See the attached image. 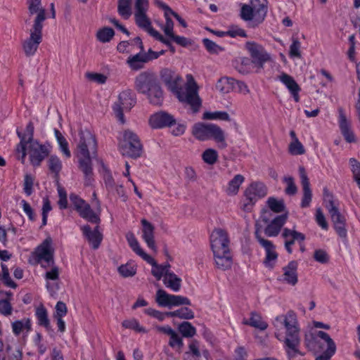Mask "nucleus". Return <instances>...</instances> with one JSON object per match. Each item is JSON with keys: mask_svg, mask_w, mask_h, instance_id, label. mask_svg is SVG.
Here are the masks:
<instances>
[{"mask_svg": "<svg viewBox=\"0 0 360 360\" xmlns=\"http://www.w3.org/2000/svg\"><path fill=\"white\" fill-rule=\"evenodd\" d=\"M160 76L168 89L175 94L181 102L190 105L193 112L199 110L202 102L198 94V85L191 75L186 76L187 81L184 91L179 88L181 81V77L172 70L163 69L160 72Z\"/></svg>", "mask_w": 360, "mask_h": 360, "instance_id": "obj_1", "label": "nucleus"}, {"mask_svg": "<svg viewBox=\"0 0 360 360\" xmlns=\"http://www.w3.org/2000/svg\"><path fill=\"white\" fill-rule=\"evenodd\" d=\"M275 336L283 341L288 355H294L300 344V328L296 314L289 311L277 316L274 322Z\"/></svg>", "mask_w": 360, "mask_h": 360, "instance_id": "obj_2", "label": "nucleus"}, {"mask_svg": "<svg viewBox=\"0 0 360 360\" xmlns=\"http://www.w3.org/2000/svg\"><path fill=\"white\" fill-rule=\"evenodd\" d=\"M98 143L95 135L89 129H81L77 141L75 155L79 167L86 176L92 172V160L97 156Z\"/></svg>", "mask_w": 360, "mask_h": 360, "instance_id": "obj_3", "label": "nucleus"}, {"mask_svg": "<svg viewBox=\"0 0 360 360\" xmlns=\"http://www.w3.org/2000/svg\"><path fill=\"white\" fill-rule=\"evenodd\" d=\"M136 90L148 99L150 103L159 105L163 101V92L155 75L150 72H141L135 78Z\"/></svg>", "mask_w": 360, "mask_h": 360, "instance_id": "obj_4", "label": "nucleus"}, {"mask_svg": "<svg viewBox=\"0 0 360 360\" xmlns=\"http://www.w3.org/2000/svg\"><path fill=\"white\" fill-rule=\"evenodd\" d=\"M191 133L200 141L213 140L219 148L224 149L228 146L225 131L215 124L197 122L192 127Z\"/></svg>", "mask_w": 360, "mask_h": 360, "instance_id": "obj_5", "label": "nucleus"}, {"mask_svg": "<svg viewBox=\"0 0 360 360\" xmlns=\"http://www.w3.org/2000/svg\"><path fill=\"white\" fill-rule=\"evenodd\" d=\"M52 146L50 143H42L37 140H34L27 142L23 151H20L18 146H16L15 151L18 159L20 160L22 164L25 162L26 155H28L31 165L34 167H38L49 155Z\"/></svg>", "mask_w": 360, "mask_h": 360, "instance_id": "obj_6", "label": "nucleus"}, {"mask_svg": "<svg viewBox=\"0 0 360 360\" xmlns=\"http://www.w3.org/2000/svg\"><path fill=\"white\" fill-rule=\"evenodd\" d=\"M148 8V0L135 1L134 15L136 24L156 40L164 44L169 45V40L166 39L160 32L153 27L150 19L147 15Z\"/></svg>", "mask_w": 360, "mask_h": 360, "instance_id": "obj_7", "label": "nucleus"}, {"mask_svg": "<svg viewBox=\"0 0 360 360\" xmlns=\"http://www.w3.org/2000/svg\"><path fill=\"white\" fill-rule=\"evenodd\" d=\"M321 340L326 343L327 349L323 354L317 356L315 360H330L336 352V345L328 334L323 331H317L305 335L307 347L314 352H320L323 349Z\"/></svg>", "mask_w": 360, "mask_h": 360, "instance_id": "obj_8", "label": "nucleus"}, {"mask_svg": "<svg viewBox=\"0 0 360 360\" xmlns=\"http://www.w3.org/2000/svg\"><path fill=\"white\" fill-rule=\"evenodd\" d=\"M267 13L266 0H251L250 4H243L240 9L241 18L255 27L262 23Z\"/></svg>", "mask_w": 360, "mask_h": 360, "instance_id": "obj_9", "label": "nucleus"}, {"mask_svg": "<svg viewBox=\"0 0 360 360\" xmlns=\"http://www.w3.org/2000/svg\"><path fill=\"white\" fill-rule=\"evenodd\" d=\"M126 238L132 250L136 255L141 257L144 261L152 266L151 274L156 278V279L158 281L162 278L163 279L165 275L170 270L169 265L158 264L155 259L151 256L145 252L144 250L141 248L139 241L132 233H128L126 236Z\"/></svg>", "mask_w": 360, "mask_h": 360, "instance_id": "obj_10", "label": "nucleus"}, {"mask_svg": "<svg viewBox=\"0 0 360 360\" xmlns=\"http://www.w3.org/2000/svg\"><path fill=\"white\" fill-rule=\"evenodd\" d=\"M93 195L94 200L92 203L95 207L94 211L91 208L90 205L87 202L75 194L70 195V199L74 205L75 209L81 217L91 223L98 224L100 221L99 216L101 211V202L97 199L95 193H94Z\"/></svg>", "mask_w": 360, "mask_h": 360, "instance_id": "obj_11", "label": "nucleus"}, {"mask_svg": "<svg viewBox=\"0 0 360 360\" xmlns=\"http://www.w3.org/2000/svg\"><path fill=\"white\" fill-rule=\"evenodd\" d=\"M53 240L51 237H47L32 252L30 262L40 264L43 268H46L53 264Z\"/></svg>", "mask_w": 360, "mask_h": 360, "instance_id": "obj_12", "label": "nucleus"}, {"mask_svg": "<svg viewBox=\"0 0 360 360\" xmlns=\"http://www.w3.org/2000/svg\"><path fill=\"white\" fill-rule=\"evenodd\" d=\"M268 193L266 185L260 181H255L250 184L244 191L245 202L243 210H250L252 207L261 198H264Z\"/></svg>", "mask_w": 360, "mask_h": 360, "instance_id": "obj_13", "label": "nucleus"}, {"mask_svg": "<svg viewBox=\"0 0 360 360\" xmlns=\"http://www.w3.org/2000/svg\"><path fill=\"white\" fill-rule=\"evenodd\" d=\"M120 151L122 155L131 158H138L141 155L142 145L136 134L129 130L124 131Z\"/></svg>", "mask_w": 360, "mask_h": 360, "instance_id": "obj_14", "label": "nucleus"}, {"mask_svg": "<svg viewBox=\"0 0 360 360\" xmlns=\"http://www.w3.org/2000/svg\"><path fill=\"white\" fill-rule=\"evenodd\" d=\"M135 103V96L131 90H124L119 94L117 101L113 105L112 109L122 124L124 123L123 111L129 110Z\"/></svg>", "mask_w": 360, "mask_h": 360, "instance_id": "obj_15", "label": "nucleus"}, {"mask_svg": "<svg viewBox=\"0 0 360 360\" xmlns=\"http://www.w3.org/2000/svg\"><path fill=\"white\" fill-rule=\"evenodd\" d=\"M245 48L252 58V64L257 68V72L262 70L264 63L271 60L270 54L265 49L256 42L248 41Z\"/></svg>", "mask_w": 360, "mask_h": 360, "instance_id": "obj_16", "label": "nucleus"}, {"mask_svg": "<svg viewBox=\"0 0 360 360\" xmlns=\"http://www.w3.org/2000/svg\"><path fill=\"white\" fill-rule=\"evenodd\" d=\"M260 219L262 221L268 223L264 229L265 233L270 237L276 236L279 233L282 226L287 221L288 212L272 217V214L270 211L264 210L262 212Z\"/></svg>", "mask_w": 360, "mask_h": 360, "instance_id": "obj_17", "label": "nucleus"}, {"mask_svg": "<svg viewBox=\"0 0 360 360\" xmlns=\"http://www.w3.org/2000/svg\"><path fill=\"white\" fill-rule=\"evenodd\" d=\"M210 244L213 254H222L230 251L228 235L223 229L213 230L210 235Z\"/></svg>", "mask_w": 360, "mask_h": 360, "instance_id": "obj_18", "label": "nucleus"}, {"mask_svg": "<svg viewBox=\"0 0 360 360\" xmlns=\"http://www.w3.org/2000/svg\"><path fill=\"white\" fill-rule=\"evenodd\" d=\"M42 29L40 27H34L30 30V36L22 42V49L27 56L34 55L39 45L42 41Z\"/></svg>", "mask_w": 360, "mask_h": 360, "instance_id": "obj_19", "label": "nucleus"}, {"mask_svg": "<svg viewBox=\"0 0 360 360\" xmlns=\"http://www.w3.org/2000/svg\"><path fill=\"white\" fill-rule=\"evenodd\" d=\"M155 300L159 306L171 308L179 305H190V300L181 295H171L164 290H158Z\"/></svg>", "mask_w": 360, "mask_h": 360, "instance_id": "obj_20", "label": "nucleus"}, {"mask_svg": "<svg viewBox=\"0 0 360 360\" xmlns=\"http://www.w3.org/2000/svg\"><path fill=\"white\" fill-rule=\"evenodd\" d=\"M255 235L260 245L265 250L264 264L269 269H273L275 266L278 259V253L276 250L275 245L271 243V241L261 237L259 234L258 230L256 231Z\"/></svg>", "mask_w": 360, "mask_h": 360, "instance_id": "obj_21", "label": "nucleus"}, {"mask_svg": "<svg viewBox=\"0 0 360 360\" xmlns=\"http://www.w3.org/2000/svg\"><path fill=\"white\" fill-rule=\"evenodd\" d=\"M326 208L330 214L332 221L338 234L342 237L347 236V230L345 228V219L339 212L332 199H329L326 205Z\"/></svg>", "mask_w": 360, "mask_h": 360, "instance_id": "obj_22", "label": "nucleus"}, {"mask_svg": "<svg viewBox=\"0 0 360 360\" xmlns=\"http://www.w3.org/2000/svg\"><path fill=\"white\" fill-rule=\"evenodd\" d=\"M28 11L30 20L31 17L34 16L33 25L34 27H43V22L46 19L45 9L42 7L41 0H29Z\"/></svg>", "mask_w": 360, "mask_h": 360, "instance_id": "obj_23", "label": "nucleus"}, {"mask_svg": "<svg viewBox=\"0 0 360 360\" xmlns=\"http://www.w3.org/2000/svg\"><path fill=\"white\" fill-rule=\"evenodd\" d=\"M174 117L165 111H159L150 115L149 124L153 129H160L172 127L174 123Z\"/></svg>", "mask_w": 360, "mask_h": 360, "instance_id": "obj_24", "label": "nucleus"}, {"mask_svg": "<svg viewBox=\"0 0 360 360\" xmlns=\"http://www.w3.org/2000/svg\"><path fill=\"white\" fill-rule=\"evenodd\" d=\"M51 268L47 269L44 274L46 288L51 295H54L58 290L59 269L58 266L51 264Z\"/></svg>", "mask_w": 360, "mask_h": 360, "instance_id": "obj_25", "label": "nucleus"}, {"mask_svg": "<svg viewBox=\"0 0 360 360\" xmlns=\"http://www.w3.org/2000/svg\"><path fill=\"white\" fill-rule=\"evenodd\" d=\"M297 271V262L291 261L288 265L283 268V274L278 277V280L283 283H287L292 286L295 285L298 282Z\"/></svg>", "mask_w": 360, "mask_h": 360, "instance_id": "obj_26", "label": "nucleus"}, {"mask_svg": "<svg viewBox=\"0 0 360 360\" xmlns=\"http://www.w3.org/2000/svg\"><path fill=\"white\" fill-rule=\"evenodd\" d=\"M135 41L140 44L141 51L136 54L129 56L127 60V64L131 70L137 71L143 68L144 65L147 63L141 39L137 37Z\"/></svg>", "mask_w": 360, "mask_h": 360, "instance_id": "obj_27", "label": "nucleus"}, {"mask_svg": "<svg viewBox=\"0 0 360 360\" xmlns=\"http://www.w3.org/2000/svg\"><path fill=\"white\" fill-rule=\"evenodd\" d=\"M299 174L301 180V184L303 188V197L301 202L302 207H307L309 206L311 201V191L310 189L309 181L303 167H299Z\"/></svg>", "mask_w": 360, "mask_h": 360, "instance_id": "obj_28", "label": "nucleus"}, {"mask_svg": "<svg viewBox=\"0 0 360 360\" xmlns=\"http://www.w3.org/2000/svg\"><path fill=\"white\" fill-rule=\"evenodd\" d=\"M142 225V238L147 246L154 252H157V246L155 242L154 231L155 228L152 224L146 219L141 220Z\"/></svg>", "mask_w": 360, "mask_h": 360, "instance_id": "obj_29", "label": "nucleus"}, {"mask_svg": "<svg viewBox=\"0 0 360 360\" xmlns=\"http://www.w3.org/2000/svg\"><path fill=\"white\" fill-rule=\"evenodd\" d=\"M282 236L285 239V247L288 252H292V245L295 242L301 243L305 239L303 233L289 229H284L282 233Z\"/></svg>", "mask_w": 360, "mask_h": 360, "instance_id": "obj_30", "label": "nucleus"}, {"mask_svg": "<svg viewBox=\"0 0 360 360\" xmlns=\"http://www.w3.org/2000/svg\"><path fill=\"white\" fill-rule=\"evenodd\" d=\"M12 332L15 336L22 335L26 338L32 330V323L29 319L24 318L11 323Z\"/></svg>", "mask_w": 360, "mask_h": 360, "instance_id": "obj_31", "label": "nucleus"}, {"mask_svg": "<svg viewBox=\"0 0 360 360\" xmlns=\"http://www.w3.org/2000/svg\"><path fill=\"white\" fill-rule=\"evenodd\" d=\"M4 342L0 340V360H22V351L19 347L6 346V352H4Z\"/></svg>", "mask_w": 360, "mask_h": 360, "instance_id": "obj_32", "label": "nucleus"}, {"mask_svg": "<svg viewBox=\"0 0 360 360\" xmlns=\"http://www.w3.org/2000/svg\"><path fill=\"white\" fill-rule=\"evenodd\" d=\"M278 79L288 89L295 101L299 102V92L300 91V88L293 77L286 73L283 72L278 76Z\"/></svg>", "mask_w": 360, "mask_h": 360, "instance_id": "obj_33", "label": "nucleus"}, {"mask_svg": "<svg viewBox=\"0 0 360 360\" xmlns=\"http://www.w3.org/2000/svg\"><path fill=\"white\" fill-rule=\"evenodd\" d=\"M81 230L92 248L98 249L103 239V235L98 231V228L96 227L94 230L91 231L90 227L86 225L82 226Z\"/></svg>", "mask_w": 360, "mask_h": 360, "instance_id": "obj_34", "label": "nucleus"}, {"mask_svg": "<svg viewBox=\"0 0 360 360\" xmlns=\"http://www.w3.org/2000/svg\"><path fill=\"white\" fill-rule=\"evenodd\" d=\"M13 293L10 291L0 292V314L8 316L13 313V307L11 302L13 300Z\"/></svg>", "mask_w": 360, "mask_h": 360, "instance_id": "obj_35", "label": "nucleus"}, {"mask_svg": "<svg viewBox=\"0 0 360 360\" xmlns=\"http://www.w3.org/2000/svg\"><path fill=\"white\" fill-rule=\"evenodd\" d=\"M17 134L20 139V142L16 146H18V150L20 151H23L24 148L26 146V144L27 143V142L35 140L33 139V135H34V124H33V123L30 122L27 124L25 131L24 133H22L20 131L17 130Z\"/></svg>", "mask_w": 360, "mask_h": 360, "instance_id": "obj_36", "label": "nucleus"}, {"mask_svg": "<svg viewBox=\"0 0 360 360\" xmlns=\"http://www.w3.org/2000/svg\"><path fill=\"white\" fill-rule=\"evenodd\" d=\"M35 315L38 321V324L44 327L51 336H53V330L48 318L47 310L43 305L37 307Z\"/></svg>", "mask_w": 360, "mask_h": 360, "instance_id": "obj_37", "label": "nucleus"}, {"mask_svg": "<svg viewBox=\"0 0 360 360\" xmlns=\"http://www.w3.org/2000/svg\"><path fill=\"white\" fill-rule=\"evenodd\" d=\"M338 122L341 133L345 140L349 143L354 142L355 136L353 132L350 130L349 123L342 111H340L339 114Z\"/></svg>", "mask_w": 360, "mask_h": 360, "instance_id": "obj_38", "label": "nucleus"}, {"mask_svg": "<svg viewBox=\"0 0 360 360\" xmlns=\"http://www.w3.org/2000/svg\"><path fill=\"white\" fill-rule=\"evenodd\" d=\"M163 283L173 292H179L181 287V278L170 270L162 279Z\"/></svg>", "mask_w": 360, "mask_h": 360, "instance_id": "obj_39", "label": "nucleus"}, {"mask_svg": "<svg viewBox=\"0 0 360 360\" xmlns=\"http://www.w3.org/2000/svg\"><path fill=\"white\" fill-rule=\"evenodd\" d=\"M235 83L236 80L233 78L222 77L216 83L215 88L219 93L226 94L234 90Z\"/></svg>", "mask_w": 360, "mask_h": 360, "instance_id": "obj_40", "label": "nucleus"}, {"mask_svg": "<svg viewBox=\"0 0 360 360\" xmlns=\"http://www.w3.org/2000/svg\"><path fill=\"white\" fill-rule=\"evenodd\" d=\"M243 323L249 325L260 330H264L268 327L267 323L263 321L261 315L256 312H252L249 319H244Z\"/></svg>", "mask_w": 360, "mask_h": 360, "instance_id": "obj_41", "label": "nucleus"}, {"mask_svg": "<svg viewBox=\"0 0 360 360\" xmlns=\"http://www.w3.org/2000/svg\"><path fill=\"white\" fill-rule=\"evenodd\" d=\"M245 181V177L241 174L235 175L227 184L225 191L229 195H236L240 186Z\"/></svg>", "mask_w": 360, "mask_h": 360, "instance_id": "obj_42", "label": "nucleus"}, {"mask_svg": "<svg viewBox=\"0 0 360 360\" xmlns=\"http://www.w3.org/2000/svg\"><path fill=\"white\" fill-rule=\"evenodd\" d=\"M216 266L222 270L229 269L232 264V257L230 251L222 254H214Z\"/></svg>", "mask_w": 360, "mask_h": 360, "instance_id": "obj_43", "label": "nucleus"}, {"mask_svg": "<svg viewBox=\"0 0 360 360\" xmlns=\"http://www.w3.org/2000/svg\"><path fill=\"white\" fill-rule=\"evenodd\" d=\"M54 134L58 145L59 150L65 158L71 157V152L69 148V143L65 136L56 129H54Z\"/></svg>", "mask_w": 360, "mask_h": 360, "instance_id": "obj_44", "label": "nucleus"}, {"mask_svg": "<svg viewBox=\"0 0 360 360\" xmlns=\"http://www.w3.org/2000/svg\"><path fill=\"white\" fill-rule=\"evenodd\" d=\"M266 205L270 212L274 213L286 212L284 200L281 198L269 197L266 200Z\"/></svg>", "mask_w": 360, "mask_h": 360, "instance_id": "obj_45", "label": "nucleus"}, {"mask_svg": "<svg viewBox=\"0 0 360 360\" xmlns=\"http://www.w3.org/2000/svg\"><path fill=\"white\" fill-rule=\"evenodd\" d=\"M174 11H172V14H170L169 13H164L165 22L164 24L160 25V28L165 35V37H164L165 38L168 39L169 37L174 34V23L172 19V18L174 17Z\"/></svg>", "mask_w": 360, "mask_h": 360, "instance_id": "obj_46", "label": "nucleus"}, {"mask_svg": "<svg viewBox=\"0 0 360 360\" xmlns=\"http://www.w3.org/2000/svg\"><path fill=\"white\" fill-rule=\"evenodd\" d=\"M137 266L132 262L129 261L126 264H122L117 268L119 274L123 278L132 277L136 274Z\"/></svg>", "mask_w": 360, "mask_h": 360, "instance_id": "obj_47", "label": "nucleus"}, {"mask_svg": "<svg viewBox=\"0 0 360 360\" xmlns=\"http://www.w3.org/2000/svg\"><path fill=\"white\" fill-rule=\"evenodd\" d=\"M115 36L114 30L108 27L98 29L96 32V39L103 44L110 42Z\"/></svg>", "mask_w": 360, "mask_h": 360, "instance_id": "obj_48", "label": "nucleus"}, {"mask_svg": "<svg viewBox=\"0 0 360 360\" xmlns=\"http://www.w3.org/2000/svg\"><path fill=\"white\" fill-rule=\"evenodd\" d=\"M202 120L230 121L229 115L225 111H205L202 114Z\"/></svg>", "mask_w": 360, "mask_h": 360, "instance_id": "obj_49", "label": "nucleus"}, {"mask_svg": "<svg viewBox=\"0 0 360 360\" xmlns=\"http://www.w3.org/2000/svg\"><path fill=\"white\" fill-rule=\"evenodd\" d=\"M47 164L49 170L56 174H58L63 167L62 161L56 155H50Z\"/></svg>", "mask_w": 360, "mask_h": 360, "instance_id": "obj_50", "label": "nucleus"}, {"mask_svg": "<svg viewBox=\"0 0 360 360\" xmlns=\"http://www.w3.org/2000/svg\"><path fill=\"white\" fill-rule=\"evenodd\" d=\"M202 159L205 163L209 165H214L219 158L217 151L213 148H207L202 153Z\"/></svg>", "mask_w": 360, "mask_h": 360, "instance_id": "obj_51", "label": "nucleus"}, {"mask_svg": "<svg viewBox=\"0 0 360 360\" xmlns=\"http://www.w3.org/2000/svg\"><path fill=\"white\" fill-rule=\"evenodd\" d=\"M122 326L124 328L131 329L137 333H146L148 332L143 326L140 325L139 322L136 319L124 320L122 323Z\"/></svg>", "mask_w": 360, "mask_h": 360, "instance_id": "obj_52", "label": "nucleus"}, {"mask_svg": "<svg viewBox=\"0 0 360 360\" xmlns=\"http://www.w3.org/2000/svg\"><path fill=\"white\" fill-rule=\"evenodd\" d=\"M169 316H176L184 319H191L194 317V314L191 309L188 307H181L177 310L167 312Z\"/></svg>", "mask_w": 360, "mask_h": 360, "instance_id": "obj_53", "label": "nucleus"}, {"mask_svg": "<svg viewBox=\"0 0 360 360\" xmlns=\"http://www.w3.org/2000/svg\"><path fill=\"white\" fill-rule=\"evenodd\" d=\"M168 39L169 41V44L168 46L171 45V41L175 42L177 45H179L184 48L191 46L193 44L192 39L183 36L177 35L175 33L172 34L171 37H169L168 39Z\"/></svg>", "mask_w": 360, "mask_h": 360, "instance_id": "obj_54", "label": "nucleus"}, {"mask_svg": "<svg viewBox=\"0 0 360 360\" xmlns=\"http://www.w3.org/2000/svg\"><path fill=\"white\" fill-rule=\"evenodd\" d=\"M131 0H119L118 12L124 18L127 19L131 14Z\"/></svg>", "mask_w": 360, "mask_h": 360, "instance_id": "obj_55", "label": "nucleus"}, {"mask_svg": "<svg viewBox=\"0 0 360 360\" xmlns=\"http://www.w3.org/2000/svg\"><path fill=\"white\" fill-rule=\"evenodd\" d=\"M179 330L185 338H191L196 333L195 328L191 325V323L187 321L183 322L179 325Z\"/></svg>", "mask_w": 360, "mask_h": 360, "instance_id": "obj_56", "label": "nucleus"}, {"mask_svg": "<svg viewBox=\"0 0 360 360\" xmlns=\"http://www.w3.org/2000/svg\"><path fill=\"white\" fill-rule=\"evenodd\" d=\"M288 151L292 155H300L305 153L304 147L299 139H296L295 141L290 143Z\"/></svg>", "mask_w": 360, "mask_h": 360, "instance_id": "obj_57", "label": "nucleus"}, {"mask_svg": "<svg viewBox=\"0 0 360 360\" xmlns=\"http://www.w3.org/2000/svg\"><path fill=\"white\" fill-rule=\"evenodd\" d=\"M289 56L291 58H300L301 53V42L297 39L293 38L292 44L290 46Z\"/></svg>", "mask_w": 360, "mask_h": 360, "instance_id": "obj_58", "label": "nucleus"}, {"mask_svg": "<svg viewBox=\"0 0 360 360\" xmlns=\"http://www.w3.org/2000/svg\"><path fill=\"white\" fill-rule=\"evenodd\" d=\"M34 176L30 174H26L24 177L23 182V190L25 193L30 196L32 195L34 191Z\"/></svg>", "mask_w": 360, "mask_h": 360, "instance_id": "obj_59", "label": "nucleus"}, {"mask_svg": "<svg viewBox=\"0 0 360 360\" xmlns=\"http://www.w3.org/2000/svg\"><path fill=\"white\" fill-rule=\"evenodd\" d=\"M1 278L4 283L10 288H15L16 287L15 283L12 281L10 274L8 268L6 264H2L1 265Z\"/></svg>", "mask_w": 360, "mask_h": 360, "instance_id": "obj_60", "label": "nucleus"}, {"mask_svg": "<svg viewBox=\"0 0 360 360\" xmlns=\"http://www.w3.org/2000/svg\"><path fill=\"white\" fill-rule=\"evenodd\" d=\"M283 182L285 184L286 187L285 189V192L286 194L292 195H295L297 188L295 184L294 179L290 176H286L283 178Z\"/></svg>", "mask_w": 360, "mask_h": 360, "instance_id": "obj_61", "label": "nucleus"}, {"mask_svg": "<svg viewBox=\"0 0 360 360\" xmlns=\"http://www.w3.org/2000/svg\"><path fill=\"white\" fill-rule=\"evenodd\" d=\"M86 77L94 82H96L98 84H103L107 81V77L101 73L97 72H87L86 74Z\"/></svg>", "mask_w": 360, "mask_h": 360, "instance_id": "obj_62", "label": "nucleus"}, {"mask_svg": "<svg viewBox=\"0 0 360 360\" xmlns=\"http://www.w3.org/2000/svg\"><path fill=\"white\" fill-rule=\"evenodd\" d=\"M169 345L177 349H181L183 347L182 339L175 330L169 336Z\"/></svg>", "mask_w": 360, "mask_h": 360, "instance_id": "obj_63", "label": "nucleus"}, {"mask_svg": "<svg viewBox=\"0 0 360 360\" xmlns=\"http://www.w3.org/2000/svg\"><path fill=\"white\" fill-rule=\"evenodd\" d=\"M202 42L207 51L210 53H219L223 50L220 46L209 39H204Z\"/></svg>", "mask_w": 360, "mask_h": 360, "instance_id": "obj_64", "label": "nucleus"}]
</instances>
